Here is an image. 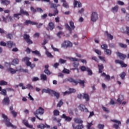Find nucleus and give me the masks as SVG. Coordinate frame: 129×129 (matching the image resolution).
Listing matches in <instances>:
<instances>
[{"mask_svg":"<svg viewBox=\"0 0 129 129\" xmlns=\"http://www.w3.org/2000/svg\"><path fill=\"white\" fill-rule=\"evenodd\" d=\"M58 62L60 64H65V63H66V60L60 58L58 60Z\"/></svg>","mask_w":129,"mask_h":129,"instance_id":"obj_51","label":"nucleus"},{"mask_svg":"<svg viewBox=\"0 0 129 129\" xmlns=\"http://www.w3.org/2000/svg\"><path fill=\"white\" fill-rule=\"evenodd\" d=\"M45 113V110L42 108V107H39L35 112H34V114L36 118H38L39 120H43V119L40 118L39 116H38V114L40 115H43Z\"/></svg>","mask_w":129,"mask_h":129,"instance_id":"obj_2","label":"nucleus"},{"mask_svg":"<svg viewBox=\"0 0 129 129\" xmlns=\"http://www.w3.org/2000/svg\"><path fill=\"white\" fill-rule=\"evenodd\" d=\"M74 121L76 122V123H82L83 122V121L79 118H75Z\"/></svg>","mask_w":129,"mask_h":129,"instance_id":"obj_40","label":"nucleus"},{"mask_svg":"<svg viewBox=\"0 0 129 129\" xmlns=\"http://www.w3.org/2000/svg\"><path fill=\"white\" fill-rule=\"evenodd\" d=\"M101 49H102L103 50H106L107 49L108 46H107V45L106 44H103L101 45Z\"/></svg>","mask_w":129,"mask_h":129,"instance_id":"obj_55","label":"nucleus"},{"mask_svg":"<svg viewBox=\"0 0 129 129\" xmlns=\"http://www.w3.org/2000/svg\"><path fill=\"white\" fill-rule=\"evenodd\" d=\"M95 52L96 53V54H97V55H99V56L101 55V51L98 49H95Z\"/></svg>","mask_w":129,"mask_h":129,"instance_id":"obj_61","label":"nucleus"},{"mask_svg":"<svg viewBox=\"0 0 129 129\" xmlns=\"http://www.w3.org/2000/svg\"><path fill=\"white\" fill-rule=\"evenodd\" d=\"M98 67L99 69V73H102V70H103L104 68L103 64H98Z\"/></svg>","mask_w":129,"mask_h":129,"instance_id":"obj_31","label":"nucleus"},{"mask_svg":"<svg viewBox=\"0 0 129 129\" xmlns=\"http://www.w3.org/2000/svg\"><path fill=\"white\" fill-rule=\"evenodd\" d=\"M32 54H34L35 55H36L37 56H39V57H41V53H40V51L38 50H32L31 51Z\"/></svg>","mask_w":129,"mask_h":129,"instance_id":"obj_37","label":"nucleus"},{"mask_svg":"<svg viewBox=\"0 0 129 129\" xmlns=\"http://www.w3.org/2000/svg\"><path fill=\"white\" fill-rule=\"evenodd\" d=\"M26 88L29 89V90H33L34 89V87L32 85L28 84L27 85Z\"/></svg>","mask_w":129,"mask_h":129,"instance_id":"obj_41","label":"nucleus"},{"mask_svg":"<svg viewBox=\"0 0 129 129\" xmlns=\"http://www.w3.org/2000/svg\"><path fill=\"white\" fill-rule=\"evenodd\" d=\"M104 127V124H99L98 125V129H103Z\"/></svg>","mask_w":129,"mask_h":129,"instance_id":"obj_63","label":"nucleus"},{"mask_svg":"<svg viewBox=\"0 0 129 129\" xmlns=\"http://www.w3.org/2000/svg\"><path fill=\"white\" fill-rule=\"evenodd\" d=\"M97 20H98V14L95 12H92L91 15L92 22H96Z\"/></svg>","mask_w":129,"mask_h":129,"instance_id":"obj_7","label":"nucleus"},{"mask_svg":"<svg viewBox=\"0 0 129 129\" xmlns=\"http://www.w3.org/2000/svg\"><path fill=\"white\" fill-rule=\"evenodd\" d=\"M1 4L7 6L8 5L11 4V1L9 0H1Z\"/></svg>","mask_w":129,"mask_h":129,"instance_id":"obj_29","label":"nucleus"},{"mask_svg":"<svg viewBox=\"0 0 129 129\" xmlns=\"http://www.w3.org/2000/svg\"><path fill=\"white\" fill-rule=\"evenodd\" d=\"M111 120L113 122H115V124L113 125V127L115 129H118L119 127V125L121 124V122H120V121L115 120V119H113Z\"/></svg>","mask_w":129,"mask_h":129,"instance_id":"obj_5","label":"nucleus"},{"mask_svg":"<svg viewBox=\"0 0 129 129\" xmlns=\"http://www.w3.org/2000/svg\"><path fill=\"white\" fill-rule=\"evenodd\" d=\"M25 25L29 26V25H38V23L32 21L31 20H26L25 22Z\"/></svg>","mask_w":129,"mask_h":129,"instance_id":"obj_16","label":"nucleus"},{"mask_svg":"<svg viewBox=\"0 0 129 129\" xmlns=\"http://www.w3.org/2000/svg\"><path fill=\"white\" fill-rule=\"evenodd\" d=\"M105 35H106L107 39L109 40H113V36L111 35V34L108 33V31L105 32Z\"/></svg>","mask_w":129,"mask_h":129,"instance_id":"obj_26","label":"nucleus"},{"mask_svg":"<svg viewBox=\"0 0 129 129\" xmlns=\"http://www.w3.org/2000/svg\"><path fill=\"white\" fill-rule=\"evenodd\" d=\"M7 48L10 49L16 47V43L14 42L13 41H8L7 42Z\"/></svg>","mask_w":129,"mask_h":129,"instance_id":"obj_9","label":"nucleus"},{"mask_svg":"<svg viewBox=\"0 0 129 129\" xmlns=\"http://www.w3.org/2000/svg\"><path fill=\"white\" fill-rule=\"evenodd\" d=\"M116 54L117 56L118 57H119V58L120 59H121V60H124V59H125V58H126V55H125L124 54H122L119 52H116Z\"/></svg>","mask_w":129,"mask_h":129,"instance_id":"obj_14","label":"nucleus"},{"mask_svg":"<svg viewBox=\"0 0 129 129\" xmlns=\"http://www.w3.org/2000/svg\"><path fill=\"white\" fill-rule=\"evenodd\" d=\"M62 73H64L65 74H69L70 73V71L69 70L64 69L62 71Z\"/></svg>","mask_w":129,"mask_h":129,"instance_id":"obj_53","label":"nucleus"},{"mask_svg":"<svg viewBox=\"0 0 129 129\" xmlns=\"http://www.w3.org/2000/svg\"><path fill=\"white\" fill-rule=\"evenodd\" d=\"M31 58L28 56H26L22 58V62H26V66H29L31 64V62H30Z\"/></svg>","mask_w":129,"mask_h":129,"instance_id":"obj_12","label":"nucleus"},{"mask_svg":"<svg viewBox=\"0 0 129 129\" xmlns=\"http://www.w3.org/2000/svg\"><path fill=\"white\" fill-rule=\"evenodd\" d=\"M72 126L74 129H82L83 128V125H78L75 126L74 124H72Z\"/></svg>","mask_w":129,"mask_h":129,"instance_id":"obj_34","label":"nucleus"},{"mask_svg":"<svg viewBox=\"0 0 129 129\" xmlns=\"http://www.w3.org/2000/svg\"><path fill=\"white\" fill-rule=\"evenodd\" d=\"M2 117L4 118L5 124L7 125V122H10V119L8 118V116L5 114H2Z\"/></svg>","mask_w":129,"mask_h":129,"instance_id":"obj_30","label":"nucleus"},{"mask_svg":"<svg viewBox=\"0 0 129 129\" xmlns=\"http://www.w3.org/2000/svg\"><path fill=\"white\" fill-rule=\"evenodd\" d=\"M70 26L69 24H65L66 30L69 31L70 34H72V30H74V29H75V26H74V22H73V21H70Z\"/></svg>","mask_w":129,"mask_h":129,"instance_id":"obj_3","label":"nucleus"},{"mask_svg":"<svg viewBox=\"0 0 129 129\" xmlns=\"http://www.w3.org/2000/svg\"><path fill=\"white\" fill-rule=\"evenodd\" d=\"M123 95H119L118 98L117 99V102L119 103V104H121V102H122V100H123Z\"/></svg>","mask_w":129,"mask_h":129,"instance_id":"obj_21","label":"nucleus"},{"mask_svg":"<svg viewBox=\"0 0 129 129\" xmlns=\"http://www.w3.org/2000/svg\"><path fill=\"white\" fill-rule=\"evenodd\" d=\"M63 105V101L60 100L57 104V107H61Z\"/></svg>","mask_w":129,"mask_h":129,"instance_id":"obj_49","label":"nucleus"},{"mask_svg":"<svg viewBox=\"0 0 129 129\" xmlns=\"http://www.w3.org/2000/svg\"><path fill=\"white\" fill-rule=\"evenodd\" d=\"M0 45L1 46H3V47H7V43L4 42V41H1L0 42Z\"/></svg>","mask_w":129,"mask_h":129,"instance_id":"obj_62","label":"nucleus"},{"mask_svg":"<svg viewBox=\"0 0 129 129\" xmlns=\"http://www.w3.org/2000/svg\"><path fill=\"white\" fill-rule=\"evenodd\" d=\"M59 113H60V112L58 111V110H54L53 111V114L55 116H58V115H59Z\"/></svg>","mask_w":129,"mask_h":129,"instance_id":"obj_50","label":"nucleus"},{"mask_svg":"<svg viewBox=\"0 0 129 129\" xmlns=\"http://www.w3.org/2000/svg\"><path fill=\"white\" fill-rule=\"evenodd\" d=\"M6 126L7 127H12L13 129H17V125L13 124L11 122H6Z\"/></svg>","mask_w":129,"mask_h":129,"instance_id":"obj_19","label":"nucleus"},{"mask_svg":"<svg viewBox=\"0 0 129 129\" xmlns=\"http://www.w3.org/2000/svg\"><path fill=\"white\" fill-rule=\"evenodd\" d=\"M40 79L42 81H47V75H46L45 74H41L40 75Z\"/></svg>","mask_w":129,"mask_h":129,"instance_id":"obj_24","label":"nucleus"},{"mask_svg":"<svg viewBox=\"0 0 129 129\" xmlns=\"http://www.w3.org/2000/svg\"><path fill=\"white\" fill-rule=\"evenodd\" d=\"M56 35L58 37L61 38V35H64V33L62 31H60L58 33H57Z\"/></svg>","mask_w":129,"mask_h":129,"instance_id":"obj_60","label":"nucleus"},{"mask_svg":"<svg viewBox=\"0 0 129 129\" xmlns=\"http://www.w3.org/2000/svg\"><path fill=\"white\" fill-rule=\"evenodd\" d=\"M8 71L10 72L11 74H16L17 73V70H15L12 68L8 69Z\"/></svg>","mask_w":129,"mask_h":129,"instance_id":"obj_32","label":"nucleus"},{"mask_svg":"<svg viewBox=\"0 0 129 129\" xmlns=\"http://www.w3.org/2000/svg\"><path fill=\"white\" fill-rule=\"evenodd\" d=\"M68 81L71 82V83H74L75 85H77V84L79 83L80 85H81L83 88H84V86H85L84 85L85 81L84 80H81L79 79L78 81H76L73 78H71L68 79Z\"/></svg>","mask_w":129,"mask_h":129,"instance_id":"obj_1","label":"nucleus"},{"mask_svg":"<svg viewBox=\"0 0 129 129\" xmlns=\"http://www.w3.org/2000/svg\"><path fill=\"white\" fill-rule=\"evenodd\" d=\"M50 94H51L52 96L54 95V96H55V97L56 98V99H59V98L60 97V93L55 92L53 90H50Z\"/></svg>","mask_w":129,"mask_h":129,"instance_id":"obj_13","label":"nucleus"},{"mask_svg":"<svg viewBox=\"0 0 129 129\" xmlns=\"http://www.w3.org/2000/svg\"><path fill=\"white\" fill-rule=\"evenodd\" d=\"M105 52H106V55H108V56L111 55V50H110V49H107L105 50Z\"/></svg>","mask_w":129,"mask_h":129,"instance_id":"obj_48","label":"nucleus"},{"mask_svg":"<svg viewBox=\"0 0 129 129\" xmlns=\"http://www.w3.org/2000/svg\"><path fill=\"white\" fill-rule=\"evenodd\" d=\"M44 72L47 75H51L52 74V73L49 71V70H44Z\"/></svg>","mask_w":129,"mask_h":129,"instance_id":"obj_52","label":"nucleus"},{"mask_svg":"<svg viewBox=\"0 0 129 129\" xmlns=\"http://www.w3.org/2000/svg\"><path fill=\"white\" fill-rule=\"evenodd\" d=\"M48 28L50 31H52V30H54L55 28V24L53 22H49L48 24Z\"/></svg>","mask_w":129,"mask_h":129,"instance_id":"obj_25","label":"nucleus"},{"mask_svg":"<svg viewBox=\"0 0 129 129\" xmlns=\"http://www.w3.org/2000/svg\"><path fill=\"white\" fill-rule=\"evenodd\" d=\"M115 63H116V64H120L121 68H125L126 67H127V64L124 63L122 60L116 59L115 60Z\"/></svg>","mask_w":129,"mask_h":129,"instance_id":"obj_8","label":"nucleus"},{"mask_svg":"<svg viewBox=\"0 0 129 129\" xmlns=\"http://www.w3.org/2000/svg\"><path fill=\"white\" fill-rule=\"evenodd\" d=\"M83 98L85 99L86 101H89L90 99V97H89V95L87 93H84L83 95Z\"/></svg>","mask_w":129,"mask_h":129,"instance_id":"obj_23","label":"nucleus"},{"mask_svg":"<svg viewBox=\"0 0 129 129\" xmlns=\"http://www.w3.org/2000/svg\"><path fill=\"white\" fill-rule=\"evenodd\" d=\"M73 66L75 68H77V67H78V66H79V62H75L73 63Z\"/></svg>","mask_w":129,"mask_h":129,"instance_id":"obj_56","label":"nucleus"},{"mask_svg":"<svg viewBox=\"0 0 129 129\" xmlns=\"http://www.w3.org/2000/svg\"><path fill=\"white\" fill-rule=\"evenodd\" d=\"M76 92V90L73 88H70L69 91H66L63 93V95H66V94H70V93H74Z\"/></svg>","mask_w":129,"mask_h":129,"instance_id":"obj_18","label":"nucleus"},{"mask_svg":"<svg viewBox=\"0 0 129 129\" xmlns=\"http://www.w3.org/2000/svg\"><path fill=\"white\" fill-rule=\"evenodd\" d=\"M101 76H104L105 77V80L106 81H110V76L109 75H106L105 73H103L101 75Z\"/></svg>","mask_w":129,"mask_h":129,"instance_id":"obj_17","label":"nucleus"},{"mask_svg":"<svg viewBox=\"0 0 129 129\" xmlns=\"http://www.w3.org/2000/svg\"><path fill=\"white\" fill-rule=\"evenodd\" d=\"M118 11V6H116L112 8V9H111V12L114 13V14L115 13H117Z\"/></svg>","mask_w":129,"mask_h":129,"instance_id":"obj_35","label":"nucleus"},{"mask_svg":"<svg viewBox=\"0 0 129 129\" xmlns=\"http://www.w3.org/2000/svg\"><path fill=\"white\" fill-rule=\"evenodd\" d=\"M64 43L66 48L68 47H72V46L73 45L72 43H71V42L69 41H64Z\"/></svg>","mask_w":129,"mask_h":129,"instance_id":"obj_27","label":"nucleus"},{"mask_svg":"<svg viewBox=\"0 0 129 129\" xmlns=\"http://www.w3.org/2000/svg\"><path fill=\"white\" fill-rule=\"evenodd\" d=\"M86 71L87 72H88V75H89V76H91V75L93 74V73H92V71L90 70L89 68H88V69H87Z\"/></svg>","mask_w":129,"mask_h":129,"instance_id":"obj_39","label":"nucleus"},{"mask_svg":"<svg viewBox=\"0 0 129 129\" xmlns=\"http://www.w3.org/2000/svg\"><path fill=\"white\" fill-rule=\"evenodd\" d=\"M16 72H23L22 66H20L16 68Z\"/></svg>","mask_w":129,"mask_h":129,"instance_id":"obj_42","label":"nucleus"},{"mask_svg":"<svg viewBox=\"0 0 129 129\" xmlns=\"http://www.w3.org/2000/svg\"><path fill=\"white\" fill-rule=\"evenodd\" d=\"M87 69H88V68L86 67L85 66H81L80 67V69H81V71H82L83 72H84V71H87Z\"/></svg>","mask_w":129,"mask_h":129,"instance_id":"obj_45","label":"nucleus"},{"mask_svg":"<svg viewBox=\"0 0 129 129\" xmlns=\"http://www.w3.org/2000/svg\"><path fill=\"white\" fill-rule=\"evenodd\" d=\"M23 39L28 44V45H31L33 44V41L30 39V35L28 34H24L23 35Z\"/></svg>","mask_w":129,"mask_h":129,"instance_id":"obj_4","label":"nucleus"},{"mask_svg":"<svg viewBox=\"0 0 129 129\" xmlns=\"http://www.w3.org/2000/svg\"><path fill=\"white\" fill-rule=\"evenodd\" d=\"M1 94H2V95L6 96L7 95V90L6 89H3Z\"/></svg>","mask_w":129,"mask_h":129,"instance_id":"obj_54","label":"nucleus"},{"mask_svg":"<svg viewBox=\"0 0 129 129\" xmlns=\"http://www.w3.org/2000/svg\"><path fill=\"white\" fill-rule=\"evenodd\" d=\"M45 54L47 56V57H49V58H53L54 57L53 55H52V54L48 50L46 51Z\"/></svg>","mask_w":129,"mask_h":129,"instance_id":"obj_38","label":"nucleus"},{"mask_svg":"<svg viewBox=\"0 0 129 129\" xmlns=\"http://www.w3.org/2000/svg\"><path fill=\"white\" fill-rule=\"evenodd\" d=\"M23 123L27 127H29V128H33V125L29 124V122L28 121L26 120H23Z\"/></svg>","mask_w":129,"mask_h":129,"instance_id":"obj_20","label":"nucleus"},{"mask_svg":"<svg viewBox=\"0 0 129 129\" xmlns=\"http://www.w3.org/2000/svg\"><path fill=\"white\" fill-rule=\"evenodd\" d=\"M118 45L119 46V47H120V48H127V45H126V44H124L123 43H118Z\"/></svg>","mask_w":129,"mask_h":129,"instance_id":"obj_46","label":"nucleus"},{"mask_svg":"<svg viewBox=\"0 0 129 129\" xmlns=\"http://www.w3.org/2000/svg\"><path fill=\"white\" fill-rule=\"evenodd\" d=\"M20 13L21 16H22V15H24V16H27V17L29 16V13L27 11L23 10V9L20 10Z\"/></svg>","mask_w":129,"mask_h":129,"instance_id":"obj_28","label":"nucleus"},{"mask_svg":"<svg viewBox=\"0 0 129 129\" xmlns=\"http://www.w3.org/2000/svg\"><path fill=\"white\" fill-rule=\"evenodd\" d=\"M7 38L8 39H10V40L12 39V38H13V34H12V33L7 34Z\"/></svg>","mask_w":129,"mask_h":129,"instance_id":"obj_59","label":"nucleus"},{"mask_svg":"<svg viewBox=\"0 0 129 129\" xmlns=\"http://www.w3.org/2000/svg\"><path fill=\"white\" fill-rule=\"evenodd\" d=\"M42 93H44L45 92V93H48V94H51V89L49 88L47 89H43L42 90Z\"/></svg>","mask_w":129,"mask_h":129,"instance_id":"obj_36","label":"nucleus"},{"mask_svg":"<svg viewBox=\"0 0 129 129\" xmlns=\"http://www.w3.org/2000/svg\"><path fill=\"white\" fill-rule=\"evenodd\" d=\"M11 113L12 114L14 117H17V115H18V113L14 111H11Z\"/></svg>","mask_w":129,"mask_h":129,"instance_id":"obj_47","label":"nucleus"},{"mask_svg":"<svg viewBox=\"0 0 129 129\" xmlns=\"http://www.w3.org/2000/svg\"><path fill=\"white\" fill-rule=\"evenodd\" d=\"M125 75H126V74L124 72H122L119 75L121 79L123 80L124 79V78L125 77Z\"/></svg>","mask_w":129,"mask_h":129,"instance_id":"obj_44","label":"nucleus"},{"mask_svg":"<svg viewBox=\"0 0 129 129\" xmlns=\"http://www.w3.org/2000/svg\"><path fill=\"white\" fill-rule=\"evenodd\" d=\"M77 5H78V8H81V7H82L81 3L78 2L76 0H74V8H76L77 7Z\"/></svg>","mask_w":129,"mask_h":129,"instance_id":"obj_22","label":"nucleus"},{"mask_svg":"<svg viewBox=\"0 0 129 129\" xmlns=\"http://www.w3.org/2000/svg\"><path fill=\"white\" fill-rule=\"evenodd\" d=\"M61 118H63L66 121H68V122L71 121L72 120V117H70L69 116H66L65 114H63L61 116Z\"/></svg>","mask_w":129,"mask_h":129,"instance_id":"obj_15","label":"nucleus"},{"mask_svg":"<svg viewBox=\"0 0 129 129\" xmlns=\"http://www.w3.org/2000/svg\"><path fill=\"white\" fill-rule=\"evenodd\" d=\"M19 16H21V13L15 14L13 15L14 18H17L18 20H20V17H19Z\"/></svg>","mask_w":129,"mask_h":129,"instance_id":"obj_58","label":"nucleus"},{"mask_svg":"<svg viewBox=\"0 0 129 129\" xmlns=\"http://www.w3.org/2000/svg\"><path fill=\"white\" fill-rule=\"evenodd\" d=\"M0 85L3 86L4 85H8V82L4 80L0 81Z\"/></svg>","mask_w":129,"mask_h":129,"instance_id":"obj_43","label":"nucleus"},{"mask_svg":"<svg viewBox=\"0 0 129 129\" xmlns=\"http://www.w3.org/2000/svg\"><path fill=\"white\" fill-rule=\"evenodd\" d=\"M92 122H90V123H88V125H87V129H91V126L92 125Z\"/></svg>","mask_w":129,"mask_h":129,"instance_id":"obj_64","label":"nucleus"},{"mask_svg":"<svg viewBox=\"0 0 129 129\" xmlns=\"http://www.w3.org/2000/svg\"><path fill=\"white\" fill-rule=\"evenodd\" d=\"M17 64H19V58H16L14 59L12 62V64L15 66V65H17Z\"/></svg>","mask_w":129,"mask_h":129,"instance_id":"obj_33","label":"nucleus"},{"mask_svg":"<svg viewBox=\"0 0 129 129\" xmlns=\"http://www.w3.org/2000/svg\"><path fill=\"white\" fill-rule=\"evenodd\" d=\"M102 108L103 110L104 111H105V112H107V113H108V112H109V110H108V109H107V108L102 106Z\"/></svg>","mask_w":129,"mask_h":129,"instance_id":"obj_57","label":"nucleus"},{"mask_svg":"<svg viewBox=\"0 0 129 129\" xmlns=\"http://www.w3.org/2000/svg\"><path fill=\"white\" fill-rule=\"evenodd\" d=\"M10 98L9 97H6L4 98L3 100L2 101V104L4 105H10Z\"/></svg>","mask_w":129,"mask_h":129,"instance_id":"obj_10","label":"nucleus"},{"mask_svg":"<svg viewBox=\"0 0 129 129\" xmlns=\"http://www.w3.org/2000/svg\"><path fill=\"white\" fill-rule=\"evenodd\" d=\"M38 128L44 129V128H50V125L45 123V124L41 123L37 125Z\"/></svg>","mask_w":129,"mask_h":129,"instance_id":"obj_11","label":"nucleus"},{"mask_svg":"<svg viewBox=\"0 0 129 129\" xmlns=\"http://www.w3.org/2000/svg\"><path fill=\"white\" fill-rule=\"evenodd\" d=\"M78 108L81 111H83V112H89L88 109L85 107V105L84 104H80L78 106Z\"/></svg>","mask_w":129,"mask_h":129,"instance_id":"obj_6","label":"nucleus"}]
</instances>
